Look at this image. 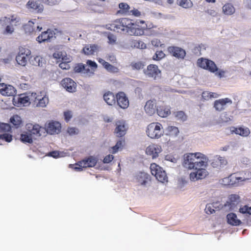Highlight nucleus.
Returning <instances> with one entry per match:
<instances>
[{
    "mask_svg": "<svg viewBox=\"0 0 251 251\" xmlns=\"http://www.w3.org/2000/svg\"><path fill=\"white\" fill-rule=\"evenodd\" d=\"M208 161V157L201 152L189 153L184 155L183 166L189 170H195V171L190 174L191 181H196L203 179L208 175L206 170Z\"/></svg>",
    "mask_w": 251,
    "mask_h": 251,
    "instance_id": "1",
    "label": "nucleus"
},
{
    "mask_svg": "<svg viewBox=\"0 0 251 251\" xmlns=\"http://www.w3.org/2000/svg\"><path fill=\"white\" fill-rule=\"evenodd\" d=\"M137 24L132 23L130 19L121 18L114 21L109 25L107 28L110 30L121 33L126 31L130 35L139 36L144 34V30Z\"/></svg>",
    "mask_w": 251,
    "mask_h": 251,
    "instance_id": "2",
    "label": "nucleus"
},
{
    "mask_svg": "<svg viewBox=\"0 0 251 251\" xmlns=\"http://www.w3.org/2000/svg\"><path fill=\"white\" fill-rule=\"evenodd\" d=\"M198 66L212 73H215V75L219 78L225 77L226 72L223 70H218L215 63L212 60L206 58L199 59L197 62Z\"/></svg>",
    "mask_w": 251,
    "mask_h": 251,
    "instance_id": "3",
    "label": "nucleus"
},
{
    "mask_svg": "<svg viewBox=\"0 0 251 251\" xmlns=\"http://www.w3.org/2000/svg\"><path fill=\"white\" fill-rule=\"evenodd\" d=\"M146 133L151 139H158L164 134L163 126L157 122L151 123L148 126Z\"/></svg>",
    "mask_w": 251,
    "mask_h": 251,
    "instance_id": "4",
    "label": "nucleus"
},
{
    "mask_svg": "<svg viewBox=\"0 0 251 251\" xmlns=\"http://www.w3.org/2000/svg\"><path fill=\"white\" fill-rule=\"evenodd\" d=\"M151 172L156 178L162 183L168 182V177L163 169L155 163H152L150 166Z\"/></svg>",
    "mask_w": 251,
    "mask_h": 251,
    "instance_id": "5",
    "label": "nucleus"
},
{
    "mask_svg": "<svg viewBox=\"0 0 251 251\" xmlns=\"http://www.w3.org/2000/svg\"><path fill=\"white\" fill-rule=\"evenodd\" d=\"M19 22L20 18L14 15H12L9 17H4L1 18L0 20V22L2 25H6L5 30V33L9 34H11L13 32L14 28L12 26L8 25V24L17 25Z\"/></svg>",
    "mask_w": 251,
    "mask_h": 251,
    "instance_id": "6",
    "label": "nucleus"
},
{
    "mask_svg": "<svg viewBox=\"0 0 251 251\" xmlns=\"http://www.w3.org/2000/svg\"><path fill=\"white\" fill-rule=\"evenodd\" d=\"M13 104L17 107L25 106L31 103L29 97L26 94L15 96L13 98Z\"/></svg>",
    "mask_w": 251,
    "mask_h": 251,
    "instance_id": "7",
    "label": "nucleus"
},
{
    "mask_svg": "<svg viewBox=\"0 0 251 251\" xmlns=\"http://www.w3.org/2000/svg\"><path fill=\"white\" fill-rule=\"evenodd\" d=\"M144 73L148 77L152 78L155 80L161 76V71L156 65L150 64L146 69L144 70Z\"/></svg>",
    "mask_w": 251,
    "mask_h": 251,
    "instance_id": "8",
    "label": "nucleus"
},
{
    "mask_svg": "<svg viewBox=\"0 0 251 251\" xmlns=\"http://www.w3.org/2000/svg\"><path fill=\"white\" fill-rule=\"evenodd\" d=\"M240 201V197L236 194L229 195L228 201L223 206L226 210H234L236 208L237 205Z\"/></svg>",
    "mask_w": 251,
    "mask_h": 251,
    "instance_id": "9",
    "label": "nucleus"
},
{
    "mask_svg": "<svg viewBox=\"0 0 251 251\" xmlns=\"http://www.w3.org/2000/svg\"><path fill=\"white\" fill-rule=\"evenodd\" d=\"M0 93L3 96L14 97L16 93V90L12 85L0 83Z\"/></svg>",
    "mask_w": 251,
    "mask_h": 251,
    "instance_id": "10",
    "label": "nucleus"
},
{
    "mask_svg": "<svg viewBox=\"0 0 251 251\" xmlns=\"http://www.w3.org/2000/svg\"><path fill=\"white\" fill-rule=\"evenodd\" d=\"M232 103V100L229 98H226L215 100L214 107L216 110L221 111L224 110L228 105H231Z\"/></svg>",
    "mask_w": 251,
    "mask_h": 251,
    "instance_id": "11",
    "label": "nucleus"
},
{
    "mask_svg": "<svg viewBox=\"0 0 251 251\" xmlns=\"http://www.w3.org/2000/svg\"><path fill=\"white\" fill-rule=\"evenodd\" d=\"M116 100L117 104L121 108L126 109L128 107L129 101L125 93L121 92L118 93L116 95Z\"/></svg>",
    "mask_w": 251,
    "mask_h": 251,
    "instance_id": "12",
    "label": "nucleus"
},
{
    "mask_svg": "<svg viewBox=\"0 0 251 251\" xmlns=\"http://www.w3.org/2000/svg\"><path fill=\"white\" fill-rule=\"evenodd\" d=\"M30 54V51L28 50H25L24 52L21 50L16 57L17 63L21 66H25L27 63L28 56Z\"/></svg>",
    "mask_w": 251,
    "mask_h": 251,
    "instance_id": "13",
    "label": "nucleus"
},
{
    "mask_svg": "<svg viewBox=\"0 0 251 251\" xmlns=\"http://www.w3.org/2000/svg\"><path fill=\"white\" fill-rule=\"evenodd\" d=\"M135 179L140 185L146 186L151 181V176L150 175L145 172H140L136 174Z\"/></svg>",
    "mask_w": 251,
    "mask_h": 251,
    "instance_id": "14",
    "label": "nucleus"
},
{
    "mask_svg": "<svg viewBox=\"0 0 251 251\" xmlns=\"http://www.w3.org/2000/svg\"><path fill=\"white\" fill-rule=\"evenodd\" d=\"M62 86L68 92H75L76 89V83L71 78L67 77L63 79L61 82Z\"/></svg>",
    "mask_w": 251,
    "mask_h": 251,
    "instance_id": "15",
    "label": "nucleus"
},
{
    "mask_svg": "<svg viewBox=\"0 0 251 251\" xmlns=\"http://www.w3.org/2000/svg\"><path fill=\"white\" fill-rule=\"evenodd\" d=\"M55 33L51 29H48L47 31L43 32L41 35H39L36 40L39 43H42L45 41H50L51 39L55 38Z\"/></svg>",
    "mask_w": 251,
    "mask_h": 251,
    "instance_id": "16",
    "label": "nucleus"
},
{
    "mask_svg": "<svg viewBox=\"0 0 251 251\" xmlns=\"http://www.w3.org/2000/svg\"><path fill=\"white\" fill-rule=\"evenodd\" d=\"M161 151V146L156 144L150 145L146 149L147 154L151 156L152 158H156Z\"/></svg>",
    "mask_w": 251,
    "mask_h": 251,
    "instance_id": "17",
    "label": "nucleus"
},
{
    "mask_svg": "<svg viewBox=\"0 0 251 251\" xmlns=\"http://www.w3.org/2000/svg\"><path fill=\"white\" fill-rule=\"evenodd\" d=\"M61 124L58 122H51L47 126V132L50 134H58L61 130Z\"/></svg>",
    "mask_w": 251,
    "mask_h": 251,
    "instance_id": "18",
    "label": "nucleus"
},
{
    "mask_svg": "<svg viewBox=\"0 0 251 251\" xmlns=\"http://www.w3.org/2000/svg\"><path fill=\"white\" fill-rule=\"evenodd\" d=\"M98 160L97 157L93 156H90L79 161V163L80 166L83 167L84 168L87 167H93L97 163Z\"/></svg>",
    "mask_w": 251,
    "mask_h": 251,
    "instance_id": "19",
    "label": "nucleus"
},
{
    "mask_svg": "<svg viewBox=\"0 0 251 251\" xmlns=\"http://www.w3.org/2000/svg\"><path fill=\"white\" fill-rule=\"evenodd\" d=\"M27 128L28 130V132L34 139L36 137L40 136L41 135L40 132L42 130H43V128H42L38 125L28 124L27 125Z\"/></svg>",
    "mask_w": 251,
    "mask_h": 251,
    "instance_id": "20",
    "label": "nucleus"
},
{
    "mask_svg": "<svg viewBox=\"0 0 251 251\" xmlns=\"http://www.w3.org/2000/svg\"><path fill=\"white\" fill-rule=\"evenodd\" d=\"M168 50L174 56L178 58H183L186 54L184 50L177 47H170Z\"/></svg>",
    "mask_w": 251,
    "mask_h": 251,
    "instance_id": "21",
    "label": "nucleus"
},
{
    "mask_svg": "<svg viewBox=\"0 0 251 251\" xmlns=\"http://www.w3.org/2000/svg\"><path fill=\"white\" fill-rule=\"evenodd\" d=\"M146 112L149 115L151 116L156 111V103L155 100H148L144 107Z\"/></svg>",
    "mask_w": 251,
    "mask_h": 251,
    "instance_id": "22",
    "label": "nucleus"
},
{
    "mask_svg": "<svg viewBox=\"0 0 251 251\" xmlns=\"http://www.w3.org/2000/svg\"><path fill=\"white\" fill-rule=\"evenodd\" d=\"M126 127L124 121H118L116 123L115 132L118 137H122L126 133Z\"/></svg>",
    "mask_w": 251,
    "mask_h": 251,
    "instance_id": "23",
    "label": "nucleus"
},
{
    "mask_svg": "<svg viewBox=\"0 0 251 251\" xmlns=\"http://www.w3.org/2000/svg\"><path fill=\"white\" fill-rule=\"evenodd\" d=\"M226 219L228 224L234 226H239L241 221L237 217V215L234 213H230L226 216Z\"/></svg>",
    "mask_w": 251,
    "mask_h": 251,
    "instance_id": "24",
    "label": "nucleus"
},
{
    "mask_svg": "<svg viewBox=\"0 0 251 251\" xmlns=\"http://www.w3.org/2000/svg\"><path fill=\"white\" fill-rule=\"evenodd\" d=\"M103 100L109 105H112L116 103V98L114 95L110 92L105 93L103 96Z\"/></svg>",
    "mask_w": 251,
    "mask_h": 251,
    "instance_id": "25",
    "label": "nucleus"
},
{
    "mask_svg": "<svg viewBox=\"0 0 251 251\" xmlns=\"http://www.w3.org/2000/svg\"><path fill=\"white\" fill-rule=\"evenodd\" d=\"M98 50V46L95 44H89L86 45L83 49L84 53L86 55L94 54Z\"/></svg>",
    "mask_w": 251,
    "mask_h": 251,
    "instance_id": "26",
    "label": "nucleus"
},
{
    "mask_svg": "<svg viewBox=\"0 0 251 251\" xmlns=\"http://www.w3.org/2000/svg\"><path fill=\"white\" fill-rule=\"evenodd\" d=\"M156 112L159 116L162 118L167 117L171 113L170 108L164 106L158 107L156 109Z\"/></svg>",
    "mask_w": 251,
    "mask_h": 251,
    "instance_id": "27",
    "label": "nucleus"
},
{
    "mask_svg": "<svg viewBox=\"0 0 251 251\" xmlns=\"http://www.w3.org/2000/svg\"><path fill=\"white\" fill-rule=\"evenodd\" d=\"M27 6L37 12H41L43 10V5L37 1L29 0L27 3Z\"/></svg>",
    "mask_w": 251,
    "mask_h": 251,
    "instance_id": "28",
    "label": "nucleus"
},
{
    "mask_svg": "<svg viewBox=\"0 0 251 251\" xmlns=\"http://www.w3.org/2000/svg\"><path fill=\"white\" fill-rule=\"evenodd\" d=\"M229 179H231V186H238L240 184V182L245 181L246 179L245 177H239L237 174H233L229 176Z\"/></svg>",
    "mask_w": 251,
    "mask_h": 251,
    "instance_id": "29",
    "label": "nucleus"
},
{
    "mask_svg": "<svg viewBox=\"0 0 251 251\" xmlns=\"http://www.w3.org/2000/svg\"><path fill=\"white\" fill-rule=\"evenodd\" d=\"M30 63L35 66L43 67L45 64V60L40 56H36L33 58L31 57Z\"/></svg>",
    "mask_w": 251,
    "mask_h": 251,
    "instance_id": "30",
    "label": "nucleus"
},
{
    "mask_svg": "<svg viewBox=\"0 0 251 251\" xmlns=\"http://www.w3.org/2000/svg\"><path fill=\"white\" fill-rule=\"evenodd\" d=\"M33 139V137L32 136L28 131L23 132L20 135L21 141L25 144L32 143Z\"/></svg>",
    "mask_w": 251,
    "mask_h": 251,
    "instance_id": "31",
    "label": "nucleus"
},
{
    "mask_svg": "<svg viewBox=\"0 0 251 251\" xmlns=\"http://www.w3.org/2000/svg\"><path fill=\"white\" fill-rule=\"evenodd\" d=\"M232 132H234L236 134H238L244 137L248 136L250 133L249 129L248 127H244L234 128V129L232 130Z\"/></svg>",
    "mask_w": 251,
    "mask_h": 251,
    "instance_id": "32",
    "label": "nucleus"
},
{
    "mask_svg": "<svg viewBox=\"0 0 251 251\" xmlns=\"http://www.w3.org/2000/svg\"><path fill=\"white\" fill-rule=\"evenodd\" d=\"M235 9L230 3H226L223 6V13L227 15H231L234 13Z\"/></svg>",
    "mask_w": 251,
    "mask_h": 251,
    "instance_id": "33",
    "label": "nucleus"
},
{
    "mask_svg": "<svg viewBox=\"0 0 251 251\" xmlns=\"http://www.w3.org/2000/svg\"><path fill=\"white\" fill-rule=\"evenodd\" d=\"M10 122L16 128L20 127L22 124L21 118L17 115H14L11 117Z\"/></svg>",
    "mask_w": 251,
    "mask_h": 251,
    "instance_id": "34",
    "label": "nucleus"
},
{
    "mask_svg": "<svg viewBox=\"0 0 251 251\" xmlns=\"http://www.w3.org/2000/svg\"><path fill=\"white\" fill-rule=\"evenodd\" d=\"M49 103V99L48 97L44 96L42 97V96H40L39 98L37 100V102H36V104L37 106L45 107L46 106L47 104Z\"/></svg>",
    "mask_w": 251,
    "mask_h": 251,
    "instance_id": "35",
    "label": "nucleus"
},
{
    "mask_svg": "<svg viewBox=\"0 0 251 251\" xmlns=\"http://www.w3.org/2000/svg\"><path fill=\"white\" fill-rule=\"evenodd\" d=\"M74 71L76 73H87L89 71V69L87 68V66L83 65V64H77L74 68Z\"/></svg>",
    "mask_w": 251,
    "mask_h": 251,
    "instance_id": "36",
    "label": "nucleus"
},
{
    "mask_svg": "<svg viewBox=\"0 0 251 251\" xmlns=\"http://www.w3.org/2000/svg\"><path fill=\"white\" fill-rule=\"evenodd\" d=\"M166 130L168 132L167 134L172 136H176L179 133V130L178 128L174 126H168Z\"/></svg>",
    "mask_w": 251,
    "mask_h": 251,
    "instance_id": "37",
    "label": "nucleus"
},
{
    "mask_svg": "<svg viewBox=\"0 0 251 251\" xmlns=\"http://www.w3.org/2000/svg\"><path fill=\"white\" fill-rule=\"evenodd\" d=\"M34 23L32 21L28 22L24 25V28L26 33H31L34 31L33 25Z\"/></svg>",
    "mask_w": 251,
    "mask_h": 251,
    "instance_id": "38",
    "label": "nucleus"
},
{
    "mask_svg": "<svg viewBox=\"0 0 251 251\" xmlns=\"http://www.w3.org/2000/svg\"><path fill=\"white\" fill-rule=\"evenodd\" d=\"M175 117L177 120L185 121L187 119V116L182 111H179L174 113Z\"/></svg>",
    "mask_w": 251,
    "mask_h": 251,
    "instance_id": "39",
    "label": "nucleus"
},
{
    "mask_svg": "<svg viewBox=\"0 0 251 251\" xmlns=\"http://www.w3.org/2000/svg\"><path fill=\"white\" fill-rule=\"evenodd\" d=\"M130 66L132 70H140L144 68L145 65L141 61L133 62L131 63Z\"/></svg>",
    "mask_w": 251,
    "mask_h": 251,
    "instance_id": "40",
    "label": "nucleus"
},
{
    "mask_svg": "<svg viewBox=\"0 0 251 251\" xmlns=\"http://www.w3.org/2000/svg\"><path fill=\"white\" fill-rule=\"evenodd\" d=\"M11 127L9 124L0 123V132H6L11 131Z\"/></svg>",
    "mask_w": 251,
    "mask_h": 251,
    "instance_id": "41",
    "label": "nucleus"
},
{
    "mask_svg": "<svg viewBox=\"0 0 251 251\" xmlns=\"http://www.w3.org/2000/svg\"><path fill=\"white\" fill-rule=\"evenodd\" d=\"M179 5L184 8H188L193 6V3L190 0H181Z\"/></svg>",
    "mask_w": 251,
    "mask_h": 251,
    "instance_id": "42",
    "label": "nucleus"
},
{
    "mask_svg": "<svg viewBox=\"0 0 251 251\" xmlns=\"http://www.w3.org/2000/svg\"><path fill=\"white\" fill-rule=\"evenodd\" d=\"M105 69L109 72L111 73H116L119 72V69L113 66L112 65L109 64V63L107 64H106V67Z\"/></svg>",
    "mask_w": 251,
    "mask_h": 251,
    "instance_id": "43",
    "label": "nucleus"
},
{
    "mask_svg": "<svg viewBox=\"0 0 251 251\" xmlns=\"http://www.w3.org/2000/svg\"><path fill=\"white\" fill-rule=\"evenodd\" d=\"M215 204H207L205 208V211L206 214H211L214 212H215L214 208L216 207L214 206Z\"/></svg>",
    "mask_w": 251,
    "mask_h": 251,
    "instance_id": "44",
    "label": "nucleus"
},
{
    "mask_svg": "<svg viewBox=\"0 0 251 251\" xmlns=\"http://www.w3.org/2000/svg\"><path fill=\"white\" fill-rule=\"evenodd\" d=\"M231 116H229L227 113L224 112L220 115V120L222 122H227L231 120Z\"/></svg>",
    "mask_w": 251,
    "mask_h": 251,
    "instance_id": "45",
    "label": "nucleus"
},
{
    "mask_svg": "<svg viewBox=\"0 0 251 251\" xmlns=\"http://www.w3.org/2000/svg\"><path fill=\"white\" fill-rule=\"evenodd\" d=\"M0 139H2L7 142H10L12 140V136L9 133H3L0 135Z\"/></svg>",
    "mask_w": 251,
    "mask_h": 251,
    "instance_id": "46",
    "label": "nucleus"
},
{
    "mask_svg": "<svg viewBox=\"0 0 251 251\" xmlns=\"http://www.w3.org/2000/svg\"><path fill=\"white\" fill-rule=\"evenodd\" d=\"M215 158L217 159V162H218V163H220L221 167H224L227 164L226 160L223 157L216 155L215 156Z\"/></svg>",
    "mask_w": 251,
    "mask_h": 251,
    "instance_id": "47",
    "label": "nucleus"
},
{
    "mask_svg": "<svg viewBox=\"0 0 251 251\" xmlns=\"http://www.w3.org/2000/svg\"><path fill=\"white\" fill-rule=\"evenodd\" d=\"M79 129L74 127H69L67 129L68 133L71 136L77 135L79 133Z\"/></svg>",
    "mask_w": 251,
    "mask_h": 251,
    "instance_id": "48",
    "label": "nucleus"
},
{
    "mask_svg": "<svg viewBox=\"0 0 251 251\" xmlns=\"http://www.w3.org/2000/svg\"><path fill=\"white\" fill-rule=\"evenodd\" d=\"M26 95H28V96L30 98V101L31 102H34L35 104L36 102H37V100H38V98L40 97L39 95H37L36 93H28L26 94Z\"/></svg>",
    "mask_w": 251,
    "mask_h": 251,
    "instance_id": "49",
    "label": "nucleus"
},
{
    "mask_svg": "<svg viewBox=\"0 0 251 251\" xmlns=\"http://www.w3.org/2000/svg\"><path fill=\"white\" fill-rule=\"evenodd\" d=\"M239 212L243 214H249V215H251V206L249 207L247 205H245L239 209Z\"/></svg>",
    "mask_w": 251,
    "mask_h": 251,
    "instance_id": "50",
    "label": "nucleus"
},
{
    "mask_svg": "<svg viewBox=\"0 0 251 251\" xmlns=\"http://www.w3.org/2000/svg\"><path fill=\"white\" fill-rule=\"evenodd\" d=\"M165 56V54L162 51H157L155 55L153 56V59L154 60H158L164 58Z\"/></svg>",
    "mask_w": 251,
    "mask_h": 251,
    "instance_id": "51",
    "label": "nucleus"
},
{
    "mask_svg": "<svg viewBox=\"0 0 251 251\" xmlns=\"http://www.w3.org/2000/svg\"><path fill=\"white\" fill-rule=\"evenodd\" d=\"M64 56V51H55L54 53H53L52 56H53V57L56 59H58V60H61L62 58V56Z\"/></svg>",
    "mask_w": 251,
    "mask_h": 251,
    "instance_id": "52",
    "label": "nucleus"
},
{
    "mask_svg": "<svg viewBox=\"0 0 251 251\" xmlns=\"http://www.w3.org/2000/svg\"><path fill=\"white\" fill-rule=\"evenodd\" d=\"M119 7L123 12H126L129 9V5L126 3H120L119 4Z\"/></svg>",
    "mask_w": 251,
    "mask_h": 251,
    "instance_id": "53",
    "label": "nucleus"
},
{
    "mask_svg": "<svg viewBox=\"0 0 251 251\" xmlns=\"http://www.w3.org/2000/svg\"><path fill=\"white\" fill-rule=\"evenodd\" d=\"M85 66H87L88 68H89V67H91L93 70L96 69L97 68V63L95 62L90 60H87Z\"/></svg>",
    "mask_w": 251,
    "mask_h": 251,
    "instance_id": "54",
    "label": "nucleus"
},
{
    "mask_svg": "<svg viewBox=\"0 0 251 251\" xmlns=\"http://www.w3.org/2000/svg\"><path fill=\"white\" fill-rule=\"evenodd\" d=\"M70 62H61L59 64V66L60 68L63 70H69L70 68V66L69 65Z\"/></svg>",
    "mask_w": 251,
    "mask_h": 251,
    "instance_id": "55",
    "label": "nucleus"
},
{
    "mask_svg": "<svg viewBox=\"0 0 251 251\" xmlns=\"http://www.w3.org/2000/svg\"><path fill=\"white\" fill-rule=\"evenodd\" d=\"M72 112L71 111H67L64 112V116L66 122H68L72 118Z\"/></svg>",
    "mask_w": 251,
    "mask_h": 251,
    "instance_id": "56",
    "label": "nucleus"
},
{
    "mask_svg": "<svg viewBox=\"0 0 251 251\" xmlns=\"http://www.w3.org/2000/svg\"><path fill=\"white\" fill-rule=\"evenodd\" d=\"M165 161H170L174 163H176L177 162V159L171 155H167L165 157Z\"/></svg>",
    "mask_w": 251,
    "mask_h": 251,
    "instance_id": "57",
    "label": "nucleus"
},
{
    "mask_svg": "<svg viewBox=\"0 0 251 251\" xmlns=\"http://www.w3.org/2000/svg\"><path fill=\"white\" fill-rule=\"evenodd\" d=\"M230 181H231V179H229V177L228 176V177H226L224 178L222 180L221 183L224 185L231 186L230 182Z\"/></svg>",
    "mask_w": 251,
    "mask_h": 251,
    "instance_id": "58",
    "label": "nucleus"
},
{
    "mask_svg": "<svg viewBox=\"0 0 251 251\" xmlns=\"http://www.w3.org/2000/svg\"><path fill=\"white\" fill-rule=\"evenodd\" d=\"M114 158L113 155L109 154L106 155L103 159V162L104 163H110Z\"/></svg>",
    "mask_w": 251,
    "mask_h": 251,
    "instance_id": "59",
    "label": "nucleus"
},
{
    "mask_svg": "<svg viewBox=\"0 0 251 251\" xmlns=\"http://www.w3.org/2000/svg\"><path fill=\"white\" fill-rule=\"evenodd\" d=\"M61 153L58 151H52L49 153V156H51L53 158H57L61 157L62 155H60Z\"/></svg>",
    "mask_w": 251,
    "mask_h": 251,
    "instance_id": "60",
    "label": "nucleus"
},
{
    "mask_svg": "<svg viewBox=\"0 0 251 251\" xmlns=\"http://www.w3.org/2000/svg\"><path fill=\"white\" fill-rule=\"evenodd\" d=\"M202 97L205 100H209L210 99V92L204 91L202 93Z\"/></svg>",
    "mask_w": 251,
    "mask_h": 251,
    "instance_id": "61",
    "label": "nucleus"
},
{
    "mask_svg": "<svg viewBox=\"0 0 251 251\" xmlns=\"http://www.w3.org/2000/svg\"><path fill=\"white\" fill-rule=\"evenodd\" d=\"M152 16L157 19H160L163 17V14L159 12H153L151 13Z\"/></svg>",
    "mask_w": 251,
    "mask_h": 251,
    "instance_id": "62",
    "label": "nucleus"
},
{
    "mask_svg": "<svg viewBox=\"0 0 251 251\" xmlns=\"http://www.w3.org/2000/svg\"><path fill=\"white\" fill-rule=\"evenodd\" d=\"M108 39L110 44H113L116 42V38L113 34L108 35Z\"/></svg>",
    "mask_w": 251,
    "mask_h": 251,
    "instance_id": "63",
    "label": "nucleus"
},
{
    "mask_svg": "<svg viewBox=\"0 0 251 251\" xmlns=\"http://www.w3.org/2000/svg\"><path fill=\"white\" fill-rule=\"evenodd\" d=\"M206 12L212 17H216L217 15V12L213 9H208Z\"/></svg>",
    "mask_w": 251,
    "mask_h": 251,
    "instance_id": "64",
    "label": "nucleus"
}]
</instances>
